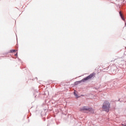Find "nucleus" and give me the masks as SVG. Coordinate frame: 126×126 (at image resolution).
I'll list each match as a JSON object with an SVG mask.
<instances>
[{"instance_id": "1", "label": "nucleus", "mask_w": 126, "mask_h": 126, "mask_svg": "<svg viewBox=\"0 0 126 126\" xmlns=\"http://www.w3.org/2000/svg\"><path fill=\"white\" fill-rule=\"evenodd\" d=\"M80 111L83 112V113H88L89 112H90L92 114H94V109L91 107L84 106L80 108Z\"/></svg>"}, {"instance_id": "2", "label": "nucleus", "mask_w": 126, "mask_h": 126, "mask_svg": "<svg viewBox=\"0 0 126 126\" xmlns=\"http://www.w3.org/2000/svg\"><path fill=\"white\" fill-rule=\"evenodd\" d=\"M102 109H103L105 112H109V110L110 109V102L107 100L104 101Z\"/></svg>"}, {"instance_id": "3", "label": "nucleus", "mask_w": 126, "mask_h": 126, "mask_svg": "<svg viewBox=\"0 0 126 126\" xmlns=\"http://www.w3.org/2000/svg\"><path fill=\"white\" fill-rule=\"evenodd\" d=\"M95 75L96 73L94 72L90 74L89 76H87V77L83 78L82 80L80 81L79 82H85V81H86V80H89V79H91V78H93V77H95Z\"/></svg>"}, {"instance_id": "4", "label": "nucleus", "mask_w": 126, "mask_h": 126, "mask_svg": "<svg viewBox=\"0 0 126 126\" xmlns=\"http://www.w3.org/2000/svg\"><path fill=\"white\" fill-rule=\"evenodd\" d=\"M119 14H120L121 17V18H122V19H123V20H124V18L123 17V15L122 14V12H119Z\"/></svg>"}, {"instance_id": "5", "label": "nucleus", "mask_w": 126, "mask_h": 126, "mask_svg": "<svg viewBox=\"0 0 126 126\" xmlns=\"http://www.w3.org/2000/svg\"><path fill=\"white\" fill-rule=\"evenodd\" d=\"M16 50H10V52H11V53H15V52H16Z\"/></svg>"}, {"instance_id": "6", "label": "nucleus", "mask_w": 126, "mask_h": 126, "mask_svg": "<svg viewBox=\"0 0 126 126\" xmlns=\"http://www.w3.org/2000/svg\"><path fill=\"white\" fill-rule=\"evenodd\" d=\"M74 95L75 97H77V94H76L75 93H74Z\"/></svg>"}]
</instances>
